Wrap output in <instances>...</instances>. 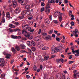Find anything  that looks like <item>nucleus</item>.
I'll return each mask as SVG.
<instances>
[{
	"instance_id": "obj_1",
	"label": "nucleus",
	"mask_w": 79,
	"mask_h": 79,
	"mask_svg": "<svg viewBox=\"0 0 79 79\" xmlns=\"http://www.w3.org/2000/svg\"><path fill=\"white\" fill-rule=\"evenodd\" d=\"M18 2L19 3H20L21 5L26 6L27 4V3L24 2V0H18Z\"/></svg>"
},
{
	"instance_id": "obj_2",
	"label": "nucleus",
	"mask_w": 79,
	"mask_h": 79,
	"mask_svg": "<svg viewBox=\"0 0 79 79\" xmlns=\"http://www.w3.org/2000/svg\"><path fill=\"white\" fill-rule=\"evenodd\" d=\"M5 64V60L3 58L0 59V66H4Z\"/></svg>"
},
{
	"instance_id": "obj_3",
	"label": "nucleus",
	"mask_w": 79,
	"mask_h": 79,
	"mask_svg": "<svg viewBox=\"0 0 79 79\" xmlns=\"http://www.w3.org/2000/svg\"><path fill=\"white\" fill-rule=\"evenodd\" d=\"M58 52H59L60 53H62L63 51L61 48L59 47H56L55 48V50H54L55 53H57Z\"/></svg>"
},
{
	"instance_id": "obj_4",
	"label": "nucleus",
	"mask_w": 79,
	"mask_h": 79,
	"mask_svg": "<svg viewBox=\"0 0 79 79\" xmlns=\"http://www.w3.org/2000/svg\"><path fill=\"white\" fill-rule=\"evenodd\" d=\"M34 44H35V42L33 41H31V42L30 41H28L27 42V45L28 46H29V47H31V46L33 44L34 45Z\"/></svg>"
},
{
	"instance_id": "obj_5",
	"label": "nucleus",
	"mask_w": 79,
	"mask_h": 79,
	"mask_svg": "<svg viewBox=\"0 0 79 79\" xmlns=\"http://www.w3.org/2000/svg\"><path fill=\"white\" fill-rule=\"evenodd\" d=\"M9 32H13V31L14 32H16L17 31H20L21 30H20L19 29H14L13 30V29L11 28H9L8 29Z\"/></svg>"
},
{
	"instance_id": "obj_6",
	"label": "nucleus",
	"mask_w": 79,
	"mask_h": 79,
	"mask_svg": "<svg viewBox=\"0 0 79 79\" xmlns=\"http://www.w3.org/2000/svg\"><path fill=\"white\" fill-rule=\"evenodd\" d=\"M24 36L27 37L28 39L29 40L32 39V36H31L29 33H27V34L24 35Z\"/></svg>"
},
{
	"instance_id": "obj_7",
	"label": "nucleus",
	"mask_w": 79,
	"mask_h": 79,
	"mask_svg": "<svg viewBox=\"0 0 79 79\" xmlns=\"http://www.w3.org/2000/svg\"><path fill=\"white\" fill-rule=\"evenodd\" d=\"M69 15L70 16H71L72 18L71 19V20H74V15H72V11H69Z\"/></svg>"
},
{
	"instance_id": "obj_8",
	"label": "nucleus",
	"mask_w": 79,
	"mask_h": 79,
	"mask_svg": "<svg viewBox=\"0 0 79 79\" xmlns=\"http://www.w3.org/2000/svg\"><path fill=\"white\" fill-rule=\"evenodd\" d=\"M31 8V6L29 5H27L25 7V11H28Z\"/></svg>"
},
{
	"instance_id": "obj_9",
	"label": "nucleus",
	"mask_w": 79,
	"mask_h": 79,
	"mask_svg": "<svg viewBox=\"0 0 79 79\" xmlns=\"http://www.w3.org/2000/svg\"><path fill=\"white\" fill-rule=\"evenodd\" d=\"M20 10H21L20 7H18L15 10V13H16V14H18V13H19V12H20V11H21Z\"/></svg>"
},
{
	"instance_id": "obj_10",
	"label": "nucleus",
	"mask_w": 79,
	"mask_h": 79,
	"mask_svg": "<svg viewBox=\"0 0 79 79\" xmlns=\"http://www.w3.org/2000/svg\"><path fill=\"white\" fill-rule=\"evenodd\" d=\"M19 46L21 49H24L26 48V46L23 44H20Z\"/></svg>"
},
{
	"instance_id": "obj_11",
	"label": "nucleus",
	"mask_w": 79,
	"mask_h": 79,
	"mask_svg": "<svg viewBox=\"0 0 79 79\" xmlns=\"http://www.w3.org/2000/svg\"><path fill=\"white\" fill-rule=\"evenodd\" d=\"M59 13H60V12H58V11H56L54 14V17H55V18H56L57 16L58 15V14Z\"/></svg>"
},
{
	"instance_id": "obj_12",
	"label": "nucleus",
	"mask_w": 79,
	"mask_h": 79,
	"mask_svg": "<svg viewBox=\"0 0 79 79\" xmlns=\"http://www.w3.org/2000/svg\"><path fill=\"white\" fill-rule=\"evenodd\" d=\"M76 70H75L74 71V78H76L77 77V74H78V73H77Z\"/></svg>"
},
{
	"instance_id": "obj_13",
	"label": "nucleus",
	"mask_w": 79,
	"mask_h": 79,
	"mask_svg": "<svg viewBox=\"0 0 79 79\" xmlns=\"http://www.w3.org/2000/svg\"><path fill=\"white\" fill-rule=\"evenodd\" d=\"M17 5V2H16V1H14L13 2V6L14 8H15Z\"/></svg>"
},
{
	"instance_id": "obj_14",
	"label": "nucleus",
	"mask_w": 79,
	"mask_h": 79,
	"mask_svg": "<svg viewBox=\"0 0 79 79\" xmlns=\"http://www.w3.org/2000/svg\"><path fill=\"white\" fill-rule=\"evenodd\" d=\"M11 57V55L10 54H7L6 55L5 58L7 59H10V57Z\"/></svg>"
},
{
	"instance_id": "obj_15",
	"label": "nucleus",
	"mask_w": 79,
	"mask_h": 79,
	"mask_svg": "<svg viewBox=\"0 0 79 79\" xmlns=\"http://www.w3.org/2000/svg\"><path fill=\"white\" fill-rule=\"evenodd\" d=\"M27 11H26V15H31V10H27Z\"/></svg>"
},
{
	"instance_id": "obj_16",
	"label": "nucleus",
	"mask_w": 79,
	"mask_h": 79,
	"mask_svg": "<svg viewBox=\"0 0 79 79\" xmlns=\"http://www.w3.org/2000/svg\"><path fill=\"white\" fill-rule=\"evenodd\" d=\"M5 77V74L4 73L1 74L0 76V77L1 79H3V78Z\"/></svg>"
},
{
	"instance_id": "obj_17",
	"label": "nucleus",
	"mask_w": 79,
	"mask_h": 79,
	"mask_svg": "<svg viewBox=\"0 0 79 79\" xmlns=\"http://www.w3.org/2000/svg\"><path fill=\"white\" fill-rule=\"evenodd\" d=\"M11 38H12V39H17V36L12 35H11Z\"/></svg>"
},
{
	"instance_id": "obj_18",
	"label": "nucleus",
	"mask_w": 79,
	"mask_h": 79,
	"mask_svg": "<svg viewBox=\"0 0 79 79\" xmlns=\"http://www.w3.org/2000/svg\"><path fill=\"white\" fill-rule=\"evenodd\" d=\"M26 10H25L22 12L21 15L22 16H24L25 15H26Z\"/></svg>"
},
{
	"instance_id": "obj_19",
	"label": "nucleus",
	"mask_w": 79,
	"mask_h": 79,
	"mask_svg": "<svg viewBox=\"0 0 79 79\" xmlns=\"http://www.w3.org/2000/svg\"><path fill=\"white\" fill-rule=\"evenodd\" d=\"M39 39H40V37L37 36L35 37L34 40L35 41H38V40H39Z\"/></svg>"
},
{
	"instance_id": "obj_20",
	"label": "nucleus",
	"mask_w": 79,
	"mask_h": 79,
	"mask_svg": "<svg viewBox=\"0 0 79 79\" xmlns=\"http://www.w3.org/2000/svg\"><path fill=\"white\" fill-rule=\"evenodd\" d=\"M6 16L7 18H9L10 17V12H7L6 13Z\"/></svg>"
},
{
	"instance_id": "obj_21",
	"label": "nucleus",
	"mask_w": 79,
	"mask_h": 79,
	"mask_svg": "<svg viewBox=\"0 0 79 79\" xmlns=\"http://www.w3.org/2000/svg\"><path fill=\"white\" fill-rule=\"evenodd\" d=\"M49 58V56H46L44 57V60L46 61V60H47Z\"/></svg>"
},
{
	"instance_id": "obj_22",
	"label": "nucleus",
	"mask_w": 79,
	"mask_h": 79,
	"mask_svg": "<svg viewBox=\"0 0 79 79\" xmlns=\"http://www.w3.org/2000/svg\"><path fill=\"white\" fill-rule=\"evenodd\" d=\"M45 11L46 14L48 15V13H50V9H49L48 10H46Z\"/></svg>"
},
{
	"instance_id": "obj_23",
	"label": "nucleus",
	"mask_w": 79,
	"mask_h": 79,
	"mask_svg": "<svg viewBox=\"0 0 79 79\" xmlns=\"http://www.w3.org/2000/svg\"><path fill=\"white\" fill-rule=\"evenodd\" d=\"M28 52L29 53V55H31L32 53V51H31L30 49H28Z\"/></svg>"
},
{
	"instance_id": "obj_24",
	"label": "nucleus",
	"mask_w": 79,
	"mask_h": 79,
	"mask_svg": "<svg viewBox=\"0 0 79 79\" xmlns=\"http://www.w3.org/2000/svg\"><path fill=\"white\" fill-rule=\"evenodd\" d=\"M58 18L59 20H62L63 19V17H62V16L61 15V14L59 15L58 16Z\"/></svg>"
},
{
	"instance_id": "obj_25",
	"label": "nucleus",
	"mask_w": 79,
	"mask_h": 79,
	"mask_svg": "<svg viewBox=\"0 0 79 79\" xmlns=\"http://www.w3.org/2000/svg\"><path fill=\"white\" fill-rule=\"evenodd\" d=\"M27 29H28V31H31V30H32V29L31 28V27H29V26H27V27L26 28Z\"/></svg>"
},
{
	"instance_id": "obj_26",
	"label": "nucleus",
	"mask_w": 79,
	"mask_h": 79,
	"mask_svg": "<svg viewBox=\"0 0 79 79\" xmlns=\"http://www.w3.org/2000/svg\"><path fill=\"white\" fill-rule=\"evenodd\" d=\"M48 49V47H44L42 48V50H47V49Z\"/></svg>"
},
{
	"instance_id": "obj_27",
	"label": "nucleus",
	"mask_w": 79,
	"mask_h": 79,
	"mask_svg": "<svg viewBox=\"0 0 79 79\" xmlns=\"http://www.w3.org/2000/svg\"><path fill=\"white\" fill-rule=\"evenodd\" d=\"M52 38V36L50 35H48L46 38V39L48 40V39H50Z\"/></svg>"
},
{
	"instance_id": "obj_28",
	"label": "nucleus",
	"mask_w": 79,
	"mask_h": 79,
	"mask_svg": "<svg viewBox=\"0 0 79 79\" xmlns=\"http://www.w3.org/2000/svg\"><path fill=\"white\" fill-rule=\"evenodd\" d=\"M9 27H11V28H15V26L13 25V24H10L9 25Z\"/></svg>"
},
{
	"instance_id": "obj_29",
	"label": "nucleus",
	"mask_w": 79,
	"mask_h": 79,
	"mask_svg": "<svg viewBox=\"0 0 79 79\" xmlns=\"http://www.w3.org/2000/svg\"><path fill=\"white\" fill-rule=\"evenodd\" d=\"M51 50L52 52H53V51H55V46H52L51 48Z\"/></svg>"
},
{
	"instance_id": "obj_30",
	"label": "nucleus",
	"mask_w": 79,
	"mask_h": 79,
	"mask_svg": "<svg viewBox=\"0 0 79 79\" xmlns=\"http://www.w3.org/2000/svg\"><path fill=\"white\" fill-rule=\"evenodd\" d=\"M72 53H73V54H75V53H76V52H77V51L76 50L74 51V49H72Z\"/></svg>"
},
{
	"instance_id": "obj_31",
	"label": "nucleus",
	"mask_w": 79,
	"mask_h": 79,
	"mask_svg": "<svg viewBox=\"0 0 79 79\" xmlns=\"http://www.w3.org/2000/svg\"><path fill=\"white\" fill-rule=\"evenodd\" d=\"M11 50L14 53H15L16 52V50H15V49L14 48H12Z\"/></svg>"
},
{
	"instance_id": "obj_32",
	"label": "nucleus",
	"mask_w": 79,
	"mask_h": 79,
	"mask_svg": "<svg viewBox=\"0 0 79 79\" xmlns=\"http://www.w3.org/2000/svg\"><path fill=\"white\" fill-rule=\"evenodd\" d=\"M16 50L17 51H19V46H17L15 47Z\"/></svg>"
},
{
	"instance_id": "obj_33",
	"label": "nucleus",
	"mask_w": 79,
	"mask_h": 79,
	"mask_svg": "<svg viewBox=\"0 0 79 79\" xmlns=\"http://www.w3.org/2000/svg\"><path fill=\"white\" fill-rule=\"evenodd\" d=\"M77 29H76L75 31L73 32V35H74V34H77Z\"/></svg>"
},
{
	"instance_id": "obj_34",
	"label": "nucleus",
	"mask_w": 79,
	"mask_h": 79,
	"mask_svg": "<svg viewBox=\"0 0 79 79\" xmlns=\"http://www.w3.org/2000/svg\"><path fill=\"white\" fill-rule=\"evenodd\" d=\"M5 20H3L2 21V20L0 21V26L1 25H2V23H5Z\"/></svg>"
},
{
	"instance_id": "obj_35",
	"label": "nucleus",
	"mask_w": 79,
	"mask_h": 79,
	"mask_svg": "<svg viewBox=\"0 0 79 79\" xmlns=\"http://www.w3.org/2000/svg\"><path fill=\"white\" fill-rule=\"evenodd\" d=\"M33 68L35 71H36L37 69V66L35 65H34L33 67Z\"/></svg>"
},
{
	"instance_id": "obj_36",
	"label": "nucleus",
	"mask_w": 79,
	"mask_h": 79,
	"mask_svg": "<svg viewBox=\"0 0 79 79\" xmlns=\"http://www.w3.org/2000/svg\"><path fill=\"white\" fill-rule=\"evenodd\" d=\"M47 73H45L44 74V76L43 77V78L44 79H46V78L47 77Z\"/></svg>"
},
{
	"instance_id": "obj_37",
	"label": "nucleus",
	"mask_w": 79,
	"mask_h": 79,
	"mask_svg": "<svg viewBox=\"0 0 79 79\" xmlns=\"http://www.w3.org/2000/svg\"><path fill=\"white\" fill-rule=\"evenodd\" d=\"M45 22L46 24H49V23H50V21L49 20L48 21L46 20Z\"/></svg>"
},
{
	"instance_id": "obj_38",
	"label": "nucleus",
	"mask_w": 79,
	"mask_h": 79,
	"mask_svg": "<svg viewBox=\"0 0 79 79\" xmlns=\"http://www.w3.org/2000/svg\"><path fill=\"white\" fill-rule=\"evenodd\" d=\"M53 32V30H51L49 31V34H52Z\"/></svg>"
},
{
	"instance_id": "obj_39",
	"label": "nucleus",
	"mask_w": 79,
	"mask_h": 79,
	"mask_svg": "<svg viewBox=\"0 0 79 79\" xmlns=\"http://www.w3.org/2000/svg\"><path fill=\"white\" fill-rule=\"evenodd\" d=\"M24 16L22 15V16H19V19H23V18H24Z\"/></svg>"
},
{
	"instance_id": "obj_40",
	"label": "nucleus",
	"mask_w": 79,
	"mask_h": 79,
	"mask_svg": "<svg viewBox=\"0 0 79 79\" xmlns=\"http://www.w3.org/2000/svg\"><path fill=\"white\" fill-rule=\"evenodd\" d=\"M28 19L29 20H31V19H33V16H31V17H28Z\"/></svg>"
},
{
	"instance_id": "obj_41",
	"label": "nucleus",
	"mask_w": 79,
	"mask_h": 79,
	"mask_svg": "<svg viewBox=\"0 0 79 79\" xmlns=\"http://www.w3.org/2000/svg\"><path fill=\"white\" fill-rule=\"evenodd\" d=\"M26 78L27 79H31V77L29 76V75H26Z\"/></svg>"
},
{
	"instance_id": "obj_42",
	"label": "nucleus",
	"mask_w": 79,
	"mask_h": 79,
	"mask_svg": "<svg viewBox=\"0 0 79 79\" xmlns=\"http://www.w3.org/2000/svg\"><path fill=\"white\" fill-rule=\"evenodd\" d=\"M31 49L32 51H33V52H34V51L35 50V48L34 47H32Z\"/></svg>"
},
{
	"instance_id": "obj_43",
	"label": "nucleus",
	"mask_w": 79,
	"mask_h": 79,
	"mask_svg": "<svg viewBox=\"0 0 79 79\" xmlns=\"http://www.w3.org/2000/svg\"><path fill=\"white\" fill-rule=\"evenodd\" d=\"M41 5L42 6H45V3L44 2H41Z\"/></svg>"
},
{
	"instance_id": "obj_44",
	"label": "nucleus",
	"mask_w": 79,
	"mask_h": 79,
	"mask_svg": "<svg viewBox=\"0 0 79 79\" xmlns=\"http://www.w3.org/2000/svg\"><path fill=\"white\" fill-rule=\"evenodd\" d=\"M40 58L41 59L42 58V56H41V55L39 56H38V60H39L40 61Z\"/></svg>"
},
{
	"instance_id": "obj_45",
	"label": "nucleus",
	"mask_w": 79,
	"mask_h": 79,
	"mask_svg": "<svg viewBox=\"0 0 79 79\" xmlns=\"http://www.w3.org/2000/svg\"><path fill=\"white\" fill-rule=\"evenodd\" d=\"M59 45L60 46V47H61V48H63V47H64V45H63V44H60Z\"/></svg>"
},
{
	"instance_id": "obj_46",
	"label": "nucleus",
	"mask_w": 79,
	"mask_h": 79,
	"mask_svg": "<svg viewBox=\"0 0 79 79\" xmlns=\"http://www.w3.org/2000/svg\"><path fill=\"white\" fill-rule=\"evenodd\" d=\"M73 62H74V61H69V64H72Z\"/></svg>"
},
{
	"instance_id": "obj_47",
	"label": "nucleus",
	"mask_w": 79,
	"mask_h": 79,
	"mask_svg": "<svg viewBox=\"0 0 79 79\" xmlns=\"http://www.w3.org/2000/svg\"><path fill=\"white\" fill-rule=\"evenodd\" d=\"M71 24L72 26H73L74 25V23L73 21L71 22Z\"/></svg>"
},
{
	"instance_id": "obj_48",
	"label": "nucleus",
	"mask_w": 79,
	"mask_h": 79,
	"mask_svg": "<svg viewBox=\"0 0 79 79\" xmlns=\"http://www.w3.org/2000/svg\"><path fill=\"white\" fill-rule=\"evenodd\" d=\"M33 24V23L32 22V21H31L29 22V24L30 25H32Z\"/></svg>"
},
{
	"instance_id": "obj_49",
	"label": "nucleus",
	"mask_w": 79,
	"mask_h": 79,
	"mask_svg": "<svg viewBox=\"0 0 79 79\" xmlns=\"http://www.w3.org/2000/svg\"><path fill=\"white\" fill-rule=\"evenodd\" d=\"M60 61H61V62H62V63H63V62H64V60L62 58L60 59Z\"/></svg>"
},
{
	"instance_id": "obj_50",
	"label": "nucleus",
	"mask_w": 79,
	"mask_h": 79,
	"mask_svg": "<svg viewBox=\"0 0 79 79\" xmlns=\"http://www.w3.org/2000/svg\"><path fill=\"white\" fill-rule=\"evenodd\" d=\"M42 34L43 35H47V34L46 33H43Z\"/></svg>"
},
{
	"instance_id": "obj_51",
	"label": "nucleus",
	"mask_w": 79,
	"mask_h": 79,
	"mask_svg": "<svg viewBox=\"0 0 79 79\" xmlns=\"http://www.w3.org/2000/svg\"><path fill=\"white\" fill-rule=\"evenodd\" d=\"M56 40H57V41H60V39L59 38L57 37V38H56Z\"/></svg>"
},
{
	"instance_id": "obj_52",
	"label": "nucleus",
	"mask_w": 79,
	"mask_h": 79,
	"mask_svg": "<svg viewBox=\"0 0 79 79\" xmlns=\"http://www.w3.org/2000/svg\"><path fill=\"white\" fill-rule=\"evenodd\" d=\"M40 61L43 62L44 61H45V60H44L43 59H42V58H40Z\"/></svg>"
},
{
	"instance_id": "obj_53",
	"label": "nucleus",
	"mask_w": 79,
	"mask_h": 79,
	"mask_svg": "<svg viewBox=\"0 0 79 79\" xmlns=\"http://www.w3.org/2000/svg\"><path fill=\"white\" fill-rule=\"evenodd\" d=\"M53 22L54 23H55V24H58V22L57 21H56L55 20H54Z\"/></svg>"
},
{
	"instance_id": "obj_54",
	"label": "nucleus",
	"mask_w": 79,
	"mask_h": 79,
	"mask_svg": "<svg viewBox=\"0 0 79 79\" xmlns=\"http://www.w3.org/2000/svg\"><path fill=\"white\" fill-rule=\"evenodd\" d=\"M40 68L41 70H42V69L43 68V67L42 66V65H41L40 66Z\"/></svg>"
},
{
	"instance_id": "obj_55",
	"label": "nucleus",
	"mask_w": 79,
	"mask_h": 79,
	"mask_svg": "<svg viewBox=\"0 0 79 79\" xmlns=\"http://www.w3.org/2000/svg\"><path fill=\"white\" fill-rule=\"evenodd\" d=\"M41 30H42L41 29H40L39 30L38 32L39 34H40V33L41 32Z\"/></svg>"
},
{
	"instance_id": "obj_56",
	"label": "nucleus",
	"mask_w": 79,
	"mask_h": 79,
	"mask_svg": "<svg viewBox=\"0 0 79 79\" xmlns=\"http://www.w3.org/2000/svg\"><path fill=\"white\" fill-rule=\"evenodd\" d=\"M3 54L4 55H7V54L8 53H6V52H4L3 53Z\"/></svg>"
},
{
	"instance_id": "obj_57",
	"label": "nucleus",
	"mask_w": 79,
	"mask_h": 79,
	"mask_svg": "<svg viewBox=\"0 0 79 79\" xmlns=\"http://www.w3.org/2000/svg\"><path fill=\"white\" fill-rule=\"evenodd\" d=\"M49 18L50 20H52V15H49Z\"/></svg>"
},
{
	"instance_id": "obj_58",
	"label": "nucleus",
	"mask_w": 79,
	"mask_h": 79,
	"mask_svg": "<svg viewBox=\"0 0 79 79\" xmlns=\"http://www.w3.org/2000/svg\"><path fill=\"white\" fill-rule=\"evenodd\" d=\"M2 15H3V16H5V11H3L2 13Z\"/></svg>"
},
{
	"instance_id": "obj_59",
	"label": "nucleus",
	"mask_w": 79,
	"mask_h": 79,
	"mask_svg": "<svg viewBox=\"0 0 79 79\" xmlns=\"http://www.w3.org/2000/svg\"><path fill=\"white\" fill-rule=\"evenodd\" d=\"M21 53H25L26 52V51L23 50H21Z\"/></svg>"
},
{
	"instance_id": "obj_60",
	"label": "nucleus",
	"mask_w": 79,
	"mask_h": 79,
	"mask_svg": "<svg viewBox=\"0 0 79 79\" xmlns=\"http://www.w3.org/2000/svg\"><path fill=\"white\" fill-rule=\"evenodd\" d=\"M21 37L20 36H17V39H21Z\"/></svg>"
},
{
	"instance_id": "obj_61",
	"label": "nucleus",
	"mask_w": 79,
	"mask_h": 79,
	"mask_svg": "<svg viewBox=\"0 0 79 79\" xmlns=\"http://www.w3.org/2000/svg\"><path fill=\"white\" fill-rule=\"evenodd\" d=\"M44 11V7H42L41 8V11Z\"/></svg>"
},
{
	"instance_id": "obj_62",
	"label": "nucleus",
	"mask_w": 79,
	"mask_h": 79,
	"mask_svg": "<svg viewBox=\"0 0 79 79\" xmlns=\"http://www.w3.org/2000/svg\"><path fill=\"white\" fill-rule=\"evenodd\" d=\"M52 37H55V34H53L52 35Z\"/></svg>"
},
{
	"instance_id": "obj_63",
	"label": "nucleus",
	"mask_w": 79,
	"mask_h": 79,
	"mask_svg": "<svg viewBox=\"0 0 79 79\" xmlns=\"http://www.w3.org/2000/svg\"><path fill=\"white\" fill-rule=\"evenodd\" d=\"M48 3H51L52 2H51V1L50 0H48Z\"/></svg>"
},
{
	"instance_id": "obj_64",
	"label": "nucleus",
	"mask_w": 79,
	"mask_h": 79,
	"mask_svg": "<svg viewBox=\"0 0 79 79\" xmlns=\"http://www.w3.org/2000/svg\"><path fill=\"white\" fill-rule=\"evenodd\" d=\"M58 31H56L55 30L54 31V33H55V34H58Z\"/></svg>"
}]
</instances>
